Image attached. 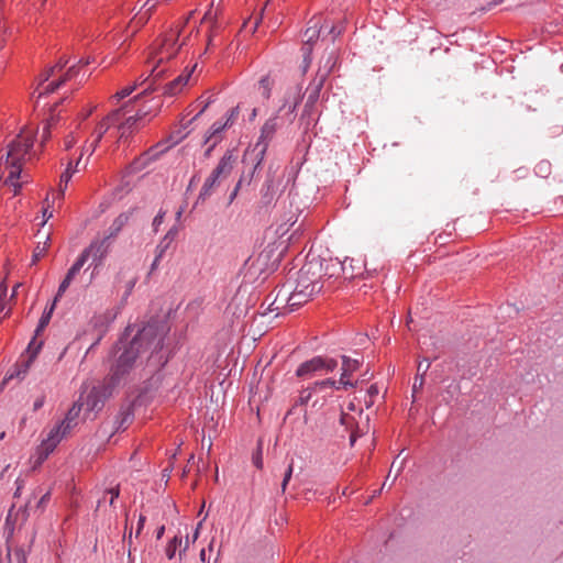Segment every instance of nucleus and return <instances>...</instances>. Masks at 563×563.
I'll use <instances>...</instances> for the list:
<instances>
[{"label":"nucleus","mask_w":563,"mask_h":563,"mask_svg":"<svg viewBox=\"0 0 563 563\" xmlns=\"http://www.w3.org/2000/svg\"><path fill=\"white\" fill-rule=\"evenodd\" d=\"M34 145V133L32 130H23L10 144L5 159L0 157V173L8 175L3 184L11 188L12 195L16 196L22 184L19 183L22 165L25 156L30 154Z\"/></svg>","instance_id":"1"},{"label":"nucleus","mask_w":563,"mask_h":563,"mask_svg":"<svg viewBox=\"0 0 563 563\" xmlns=\"http://www.w3.org/2000/svg\"><path fill=\"white\" fill-rule=\"evenodd\" d=\"M178 31L169 30L157 37L150 47L146 67L153 80L162 77L167 69L165 64L177 56L181 47V44L178 43Z\"/></svg>","instance_id":"2"},{"label":"nucleus","mask_w":563,"mask_h":563,"mask_svg":"<svg viewBox=\"0 0 563 563\" xmlns=\"http://www.w3.org/2000/svg\"><path fill=\"white\" fill-rule=\"evenodd\" d=\"M90 63L89 57L82 58L78 62V65H73L63 73L68 64V59L59 58L54 66L47 68L38 76V84L32 96L37 93V98H41L44 95L54 92L59 87L77 77L80 67L87 66Z\"/></svg>","instance_id":"3"},{"label":"nucleus","mask_w":563,"mask_h":563,"mask_svg":"<svg viewBox=\"0 0 563 563\" xmlns=\"http://www.w3.org/2000/svg\"><path fill=\"white\" fill-rule=\"evenodd\" d=\"M130 103L131 102H126L121 108L111 111L96 125L84 145V151L87 152V154L91 155L111 126L115 125L125 114L131 112Z\"/></svg>","instance_id":"4"},{"label":"nucleus","mask_w":563,"mask_h":563,"mask_svg":"<svg viewBox=\"0 0 563 563\" xmlns=\"http://www.w3.org/2000/svg\"><path fill=\"white\" fill-rule=\"evenodd\" d=\"M236 157L232 150H228L223 156L220 158L216 168L211 172V174L206 178L200 192L199 198L205 199L209 197L213 189L217 187L221 178H227L234 166Z\"/></svg>","instance_id":"5"},{"label":"nucleus","mask_w":563,"mask_h":563,"mask_svg":"<svg viewBox=\"0 0 563 563\" xmlns=\"http://www.w3.org/2000/svg\"><path fill=\"white\" fill-rule=\"evenodd\" d=\"M145 335L146 329H143V331H141V333L131 341L129 349H126L117 360L111 374V382L113 384L119 383V380L132 368L137 357L139 347L142 345V341Z\"/></svg>","instance_id":"6"},{"label":"nucleus","mask_w":563,"mask_h":563,"mask_svg":"<svg viewBox=\"0 0 563 563\" xmlns=\"http://www.w3.org/2000/svg\"><path fill=\"white\" fill-rule=\"evenodd\" d=\"M321 271L322 265H316L313 262L305 264L298 272L296 288L314 297L324 287L321 282Z\"/></svg>","instance_id":"7"},{"label":"nucleus","mask_w":563,"mask_h":563,"mask_svg":"<svg viewBox=\"0 0 563 563\" xmlns=\"http://www.w3.org/2000/svg\"><path fill=\"white\" fill-rule=\"evenodd\" d=\"M124 220L123 216H120L115 219L114 224L117 225L115 232L111 233L108 236H104L102 239H96L91 241L88 247H86L80 255H85V260L88 261L89 257H91L92 263L96 267L100 266L106 258V256L109 253L110 246H111V239L115 235V233L121 229L123 225Z\"/></svg>","instance_id":"8"},{"label":"nucleus","mask_w":563,"mask_h":563,"mask_svg":"<svg viewBox=\"0 0 563 563\" xmlns=\"http://www.w3.org/2000/svg\"><path fill=\"white\" fill-rule=\"evenodd\" d=\"M353 260L345 258L343 262L339 260H323L321 262H313L316 265H322L321 282L323 286L325 283H330L331 279L338 280L340 278L353 279L357 276L354 272H347V263L351 265Z\"/></svg>","instance_id":"9"},{"label":"nucleus","mask_w":563,"mask_h":563,"mask_svg":"<svg viewBox=\"0 0 563 563\" xmlns=\"http://www.w3.org/2000/svg\"><path fill=\"white\" fill-rule=\"evenodd\" d=\"M338 362L334 358L314 356L298 366L296 376L299 378H312L317 374H327L333 372Z\"/></svg>","instance_id":"10"},{"label":"nucleus","mask_w":563,"mask_h":563,"mask_svg":"<svg viewBox=\"0 0 563 563\" xmlns=\"http://www.w3.org/2000/svg\"><path fill=\"white\" fill-rule=\"evenodd\" d=\"M69 434L59 423L55 424L41 441L35 451V466L41 465L54 452L60 441Z\"/></svg>","instance_id":"11"},{"label":"nucleus","mask_w":563,"mask_h":563,"mask_svg":"<svg viewBox=\"0 0 563 563\" xmlns=\"http://www.w3.org/2000/svg\"><path fill=\"white\" fill-rule=\"evenodd\" d=\"M282 115L278 113L269 117L261 128L258 140L255 144L254 151H257L258 163L264 159V156L268 150L269 143L274 139L277 130L282 125Z\"/></svg>","instance_id":"12"},{"label":"nucleus","mask_w":563,"mask_h":563,"mask_svg":"<svg viewBox=\"0 0 563 563\" xmlns=\"http://www.w3.org/2000/svg\"><path fill=\"white\" fill-rule=\"evenodd\" d=\"M147 112L139 110L135 114H126L115 124L118 142L126 141L134 132L140 129V122L144 120Z\"/></svg>","instance_id":"13"},{"label":"nucleus","mask_w":563,"mask_h":563,"mask_svg":"<svg viewBox=\"0 0 563 563\" xmlns=\"http://www.w3.org/2000/svg\"><path fill=\"white\" fill-rule=\"evenodd\" d=\"M335 65V58L330 55L327 60V69L322 71L321 69L318 70L316 77L311 81V84L308 87V99H307V106H313L319 97L320 92L324 86V82L329 76V74L332 71L333 66Z\"/></svg>","instance_id":"14"},{"label":"nucleus","mask_w":563,"mask_h":563,"mask_svg":"<svg viewBox=\"0 0 563 563\" xmlns=\"http://www.w3.org/2000/svg\"><path fill=\"white\" fill-rule=\"evenodd\" d=\"M301 92L299 88H290L286 91L283 104L278 108L277 112L279 115L284 113V121L292 123L295 120V113L297 107L301 102Z\"/></svg>","instance_id":"15"},{"label":"nucleus","mask_w":563,"mask_h":563,"mask_svg":"<svg viewBox=\"0 0 563 563\" xmlns=\"http://www.w3.org/2000/svg\"><path fill=\"white\" fill-rule=\"evenodd\" d=\"M197 68V63L187 66L184 71L173 80L168 81L162 87V93L166 97H175L179 95L184 88L189 84L191 75Z\"/></svg>","instance_id":"16"},{"label":"nucleus","mask_w":563,"mask_h":563,"mask_svg":"<svg viewBox=\"0 0 563 563\" xmlns=\"http://www.w3.org/2000/svg\"><path fill=\"white\" fill-rule=\"evenodd\" d=\"M320 35V26L319 23L316 22L313 25L307 27L303 32V45L301 47L303 55V65L302 71L306 73L311 65V54L313 43L319 38Z\"/></svg>","instance_id":"17"},{"label":"nucleus","mask_w":563,"mask_h":563,"mask_svg":"<svg viewBox=\"0 0 563 563\" xmlns=\"http://www.w3.org/2000/svg\"><path fill=\"white\" fill-rule=\"evenodd\" d=\"M34 354L32 356H26L22 354L19 358V361L14 364V366L4 376L0 389L3 388V386L11 379H18L22 380L25 378L26 374L29 373L32 364L34 363Z\"/></svg>","instance_id":"18"},{"label":"nucleus","mask_w":563,"mask_h":563,"mask_svg":"<svg viewBox=\"0 0 563 563\" xmlns=\"http://www.w3.org/2000/svg\"><path fill=\"white\" fill-rule=\"evenodd\" d=\"M227 130L222 121H216L205 136V144H208L206 156H209L213 148L223 140V133Z\"/></svg>","instance_id":"19"},{"label":"nucleus","mask_w":563,"mask_h":563,"mask_svg":"<svg viewBox=\"0 0 563 563\" xmlns=\"http://www.w3.org/2000/svg\"><path fill=\"white\" fill-rule=\"evenodd\" d=\"M360 367V362L357 360H353L349 356H342V374L339 380V384L342 385L343 388H347L349 386L353 387L354 384L350 382L351 375L356 372Z\"/></svg>","instance_id":"20"},{"label":"nucleus","mask_w":563,"mask_h":563,"mask_svg":"<svg viewBox=\"0 0 563 563\" xmlns=\"http://www.w3.org/2000/svg\"><path fill=\"white\" fill-rule=\"evenodd\" d=\"M156 148H150L148 151L142 153L128 166V172L132 174L144 169L151 162H153L156 158Z\"/></svg>","instance_id":"21"},{"label":"nucleus","mask_w":563,"mask_h":563,"mask_svg":"<svg viewBox=\"0 0 563 563\" xmlns=\"http://www.w3.org/2000/svg\"><path fill=\"white\" fill-rule=\"evenodd\" d=\"M119 496H120V486L119 485H117L115 487L106 489L103 492L102 498H100L97 503V507L95 509L96 516H98L99 514L106 515L107 510L102 509V504L108 501L109 506L113 507L114 503Z\"/></svg>","instance_id":"22"},{"label":"nucleus","mask_w":563,"mask_h":563,"mask_svg":"<svg viewBox=\"0 0 563 563\" xmlns=\"http://www.w3.org/2000/svg\"><path fill=\"white\" fill-rule=\"evenodd\" d=\"M82 409V404L80 400L74 402L65 418L59 422L60 426L64 427V430L71 431V429L77 424L76 420L78 419Z\"/></svg>","instance_id":"23"},{"label":"nucleus","mask_w":563,"mask_h":563,"mask_svg":"<svg viewBox=\"0 0 563 563\" xmlns=\"http://www.w3.org/2000/svg\"><path fill=\"white\" fill-rule=\"evenodd\" d=\"M311 397H312V390H310L309 388L301 390L298 398L295 400V404L288 410L287 416L296 413V411L298 409H300V411H303L306 413L305 407L309 402Z\"/></svg>","instance_id":"24"},{"label":"nucleus","mask_w":563,"mask_h":563,"mask_svg":"<svg viewBox=\"0 0 563 563\" xmlns=\"http://www.w3.org/2000/svg\"><path fill=\"white\" fill-rule=\"evenodd\" d=\"M313 297L308 295V292L300 291V289L295 287L294 291L290 294V296L288 298V305L290 307H299V306L308 302Z\"/></svg>","instance_id":"25"},{"label":"nucleus","mask_w":563,"mask_h":563,"mask_svg":"<svg viewBox=\"0 0 563 563\" xmlns=\"http://www.w3.org/2000/svg\"><path fill=\"white\" fill-rule=\"evenodd\" d=\"M552 165L549 161L542 159L534 166V173L541 178H548L551 175Z\"/></svg>","instance_id":"26"},{"label":"nucleus","mask_w":563,"mask_h":563,"mask_svg":"<svg viewBox=\"0 0 563 563\" xmlns=\"http://www.w3.org/2000/svg\"><path fill=\"white\" fill-rule=\"evenodd\" d=\"M55 107L52 109L51 117L46 120L42 131V142H46L51 137V131L56 125L57 119L54 115Z\"/></svg>","instance_id":"27"},{"label":"nucleus","mask_w":563,"mask_h":563,"mask_svg":"<svg viewBox=\"0 0 563 563\" xmlns=\"http://www.w3.org/2000/svg\"><path fill=\"white\" fill-rule=\"evenodd\" d=\"M38 335L34 334L33 339L31 340V342L29 343L27 347H26V351H25V354L26 356H32L33 353L34 354V360L37 357L42 346H43V341H37V338Z\"/></svg>","instance_id":"28"},{"label":"nucleus","mask_w":563,"mask_h":563,"mask_svg":"<svg viewBox=\"0 0 563 563\" xmlns=\"http://www.w3.org/2000/svg\"><path fill=\"white\" fill-rule=\"evenodd\" d=\"M136 87H137V84H133V85H130V86H126V87L122 88L121 90L117 91L110 98V101L111 102H119L123 98L129 97L136 89Z\"/></svg>","instance_id":"29"},{"label":"nucleus","mask_w":563,"mask_h":563,"mask_svg":"<svg viewBox=\"0 0 563 563\" xmlns=\"http://www.w3.org/2000/svg\"><path fill=\"white\" fill-rule=\"evenodd\" d=\"M258 84H260V88L262 89L263 98L268 100L272 96V87H273V81L271 80L269 76L262 77Z\"/></svg>","instance_id":"30"},{"label":"nucleus","mask_w":563,"mask_h":563,"mask_svg":"<svg viewBox=\"0 0 563 563\" xmlns=\"http://www.w3.org/2000/svg\"><path fill=\"white\" fill-rule=\"evenodd\" d=\"M87 261L85 260V255H80L77 257L76 262L73 264V266L68 269L66 276L74 280L76 275L80 272L82 266L85 265Z\"/></svg>","instance_id":"31"},{"label":"nucleus","mask_w":563,"mask_h":563,"mask_svg":"<svg viewBox=\"0 0 563 563\" xmlns=\"http://www.w3.org/2000/svg\"><path fill=\"white\" fill-rule=\"evenodd\" d=\"M181 544V538L179 537H174L166 545V549H165V553H166V556L172 560L174 559L175 554H176V551L178 549V547H180Z\"/></svg>","instance_id":"32"},{"label":"nucleus","mask_w":563,"mask_h":563,"mask_svg":"<svg viewBox=\"0 0 563 563\" xmlns=\"http://www.w3.org/2000/svg\"><path fill=\"white\" fill-rule=\"evenodd\" d=\"M75 173V169L71 168V163H69L67 169L60 175L59 180V195H64V190L67 187L68 181L70 180L73 174Z\"/></svg>","instance_id":"33"},{"label":"nucleus","mask_w":563,"mask_h":563,"mask_svg":"<svg viewBox=\"0 0 563 563\" xmlns=\"http://www.w3.org/2000/svg\"><path fill=\"white\" fill-rule=\"evenodd\" d=\"M328 387H331V388H334V389H340L342 387V385H340L339 382H336L334 379H331V378L323 379V380H320V382H316L313 384V389L314 390H322V389L328 388Z\"/></svg>","instance_id":"34"},{"label":"nucleus","mask_w":563,"mask_h":563,"mask_svg":"<svg viewBox=\"0 0 563 563\" xmlns=\"http://www.w3.org/2000/svg\"><path fill=\"white\" fill-rule=\"evenodd\" d=\"M240 114V108L239 106L231 108L227 114L225 120L222 122V124H225V128H230L234 124V122L238 120Z\"/></svg>","instance_id":"35"},{"label":"nucleus","mask_w":563,"mask_h":563,"mask_svg":"<svg viewBox=\"0 0 563 563\" xmlns=\"http://www.w3.org/2000/svg\"><path fill=\"white\" fill-rule=\"evenodd\" d=\"M0 320L4 318L8 314V311L5 310L7 306V285L4 282L0 285Z\"/></svg>","instance_id":"36"},{"label":"nucleus","mask_w":563,"mask_h":563,"mask_svg":"<svg viewBox=\"0 0 563 563\" xmlns=\"http://www.w3.org/2000/svg\"><path fill=\"white\" fill-rule=\"evenodd\" d=\"M430 361L429 360H426V366L422 371V373L419 375L417 374L416 378H415V383H413V391H416L418 388H422L423 384H424V375L427 374L429 367H430Z\"/></svg>","instance_id":"37"},{"label":"nucleus","mask_w":563,"mask_h":563,"mask_svg":"<svg viewBox=\"0 0 563 563\" xmlns=\"http://www.w3.org/2000/svg\"><path fill=\"white\" fill-rule=\"evenodd\" d=\"M379 389L376 384H373L367 389V397L368 399H365L366 407L369 408L373 406L375 398L378 396Z\"/></svg>","instance_id":"38"},{"label":"nucleus","mask_w":563,"mask_h":563,"mask_svg":"<svg viewBox=\"0 0 563 563\" xmlns=\"http://www.w3.org/2000/svg\"><path fill=\"white\" fill-rule=\"evenodd\" d=\"M253 464L256 466V468L262 470L263 468V452L262 446L258 444L256 451L254 452L252 456Z\"/></svg>","instance_id":"39"},{"label":"nucleus","mask_w":563,"mask_h":563,"mask_svg":"<svg viewBox=\"0 0 563 563\" xmlns=\"http://www.w3.org/2000/svg\"><path fill=\"white\" fill-rule=\"evenodd\" d=\"M49 321H51V318L48 316H45L44 313H42V316L38 320V324L35 330V334L40 335L44 331V329L48 325Z\"/></svg>","instance_id":"40"},{"label":"nucleus","mask_w":563,"mask_h":563,"mask_svg":"<svg viewBox=\"0 0 563 563\" xmlns=\"http://www.w3.org/2000/svg\"><path fill=\"white\" fill-rule=\"evenodd\" d=\"M73 282V279L68 278L67 276H65V278L63 279V282L60 283L59 287H58V290H57V295L55 297V301L58 300L59 297L63 296V294L66 291V289L69 287L70 283Z\"/></svg>","instance_id":"41"},{"label":"nucleus","mask_w":563,"mask_h":563,"mask_svg":"<svg viewBox=\"0 0 563 563\" xmlns=\"http://www.w3.org/2000/svg\"><path fill=\"white\" fill-rule=\"evenodd\" d=\"M45 253H46L45 245L41 246L38 243L37 246L34 249L32 263L35 264L42 256L45 255Z\"/></svg>","instance_id":"42"},{"label":"nucleus","mask_w":563,"mask_h":563,"mask_svg":"<svg viewBox=\"0 0 563 563\" xmlns=\"http://www.w3.org/2000/svg\"><path fill=\"white\" fill-rule=\"evenodd\" d=\"M292 471H294V463L291 462L284 475V479H283V483H282V489L283 492H285L290 478H291V475H292Z\"/></svg>","instance_id":"43"},{"label":"nucleus","mask_w":563,"mask_h":563,"mask_svg":"<svg viewBox=\"0 0 563 563\" xmlns=\"http://www.w3.org/2000/svg\"><path fill=\"white\" fill-rule=\"evenodd\" d=\"M165 218V211H159L153 220L154 231L157 232Z\"/></svg>","instance_id":"44"},{"label":"nucleus","mask_w":563,"mask_h":563,"mask_svg":"<svg viewBox=\"0 0 563 563\" xmlns=\"http://www.w3.org/2000/svg\"><path fill=\"white\" fill-rule=\"evenodd\" d=\"M77 142V139L74 134H69L64 140V145L66 150L71 148Z\"/></svg>","instance_id":"45"},{"label":"nucleus","mask_w":563,"mask_h":563,"mask_svg":"<svg viewBox=\"0 0 563 563\" xmlns=\"http://www.w3.org/2000/svg\"><path fill=\"white\" fill-rule=\"evenodd\" d=\"M269 1H271V0H266L264 8H262V10H261V12H260L258 16L255 19L254 27H253V32H255V30H256V29H257V26L260 25V23H261V21H262V19H263V13H264V11H265V8H266V5L269 3Z\"/></svg>","instance_id":"46"},{"label":"nucleus","mask_w":563,"mask_h":563,"mask_svg":"<svg viewBox=\"0 0 563 563\" xmlns=\"http://www.w3.org/2000/svg\"><path fill=\"white\" fill-rule=\"evenodd\" d=\"M96 395L93 394V391H91L88 397H87V406L89 407L90 410L95 409L96 407Z\"/></svg>","instance_id":"47"},{"label":"nucleus","mask_w":563,"mask_h":563,"mask_svg":"<svg viewBox=\"0 0 563 563\" xmlns=\"http://www.w3.org/2000/svg\"><path fill=\"white\" fill-rule=\"evenodd\" d=\"M45 402V396H40L33 404V410L36 411L43 407Z\"/></svg>","instance_id":"48"},{"label":"nucleus","mask_w":563,"mask_h":563,"mask_svg":"<svg viewBox=\"0 0 563 563\" xmlns=\"http://www.w3.org/2000/svg\"><path fill=\"white\" fill-rule=\"evenodd\" d=\"M145 516L143 515H140L139 517V522H137V529H136V536H139L144 527V523H145Z\"/></svg>","instance_id":"49"},{"label":"nucleus","mask_w":563,"mask_h":563,"mask_svg":"<svg viewBox=\"0 0 563 563\" xmlns=\"http://www.w3.org/2000/svg\"><path fill=\"white\" fill-rule=\"evenodd\" d=\"M163 253H164V249H161L158 254L156 255L154 262L152 263V267H151V271H154L157 265H158V262L161 261L162 256H163Z\"/></svg>","instance_id":"50"},{"label":"nucleus","mask_w":563,"mask_h":563,"mask_svg":"<svg viewBox=\"0 0 563 563\" xmlns=\"http://www.w3.org/2000/svg\"><path fill=\"white\" fill-rule=\"evenodd\" d=\"M49 497H51V493H49V492L45 493V494L41 497V499H40V501H38V504H37V507H43V506H44V505L49 500Z\"/></svg>","instance_id":"51"},{"label":"nucleus","mask_w":563,"mask_h":563,"mask_svg":"<svg viewBox=\"0 0 563 563\" xmlns=\"http://www.w3.org/2000/svg\"><path fill=\"white\" fill-rule=\"evenodd\" d=\"M344 31V25L340 24L339 26H332L331 33L334 34V36L340 35Z\"/></svg>","instance_id":"52"},{"label":"nucleus","mask_w":563,"mask_h":563,"mask_svg":"<svg viewBox=\"0 0 563 563\" xmlns=\"http://www.w3.org/2000/svg\"><path fill=\"white\" fill-rule=\"evenodd\" d=\"M49 209V206L47 205V207H45L43 209V217H44V220H43V224L49 219L53 217V212L52 211H48Z\"/></svg>","instance_id":"53"},{"label":"nucleus","mask_w":563,"mask_h":563,"mask_svg":"<svg viewBox=\"0 0 563 563\" xmlns=\"http://www.w3.org/2000/svg\"><path fill=\"white\" fill-rule=\"evenodd\" d=\"M158 78L159 77H157L155 80H153V78L148 76L146 79H143V82H146V80H151L148 87L145 90H147V89L156 90L157 87H155V84H156Z\"/></svg>","instance_id":"54"},{"label":"nucleus","mask_w":563,"mask_h":563,"mask_svg":"<svg viewBox=\"0 0 563 563\" xmlns=\"http://www.w3.org/2000/svg\"><path fill=\"white\" fill-rule=\"evenodd\" d=\"M14 555L18 560V563H26V558L22 551H16Z\"/></svg>","instance_id":"55"},{"label":"nucleus","mask_w":563,"mask_h":563,"mask_svg":"<svg viewBox=\"0 0 563 563\" xmlns=\"http://www.w3.org/2000/svg\"><path fill=\"white\" fill-rule=\"evenodd\" d=\"M176 234H177V229L173 228V229H170V230L166 233V235H165L164 240H173V239L175 238V235H176Z\"/></svg>","instance_id":"56"},{"label":"nucleus","mask_w":563,"mask_h":563,"mask_svg":"<svg viewBox=\"0 0 563 563\" xmlns=\"http://www.w3.org/2000/svg\"><path fill=\"white\" fill-rule=\"evenodd\" d=\"M55 305H56V301L54 300V301H53V303L51 305V307H49V308H46V309L44 310V312H43V313H44L45 316H48L49 318H52V314H53V311H54Z\"/></svg>","instance_id":"57"},{"label":"nucleus","mask_w":563,"mask_h":563,"mask_svg":"<svg viewBox=\"0 0 563 563\" xmlns=\"http://www.w3.org/2000/svg\"><path fill=\"white\" fill-rule=\"evenodd\" d=\"M426 360L427 358H423L421 362H419L418 367H417V374L420 375L422 373V371H423V368L426 366V364L423 365V363H426Z\"/></svg>","instance_id":"58"},{"label":"nucleus","mask_w":563,"mask_h":563,"mask_svg":"<svg viewBox=\"0 0 563 563\" xmlns=\"http://www.w3.org/2000/svg\"><path fill=\"white\" fill-rule=\"evenodd\" d=\"M210 102H211V101L209 100V101H207V102L202 106V108H201V109L199 110V112L197 113L196 118H197L198 115H200V114H201V113H202V112L208 108V106L210 104Z\"/></svg>","instance_id":"59"},{"label":"nucleus","mask_w":563,"mask_h":563,"mask_svg":"<svg viewBox=\"0 0 563 563\" xmlns=\"http://www.w3.org/2000/svg\"><path fill=\"white\" fill-rule=\"evenodd\" d=\"M164 531H165V527H164V526H162V527H159V528H158V530H157V536H156V537H157V539H161V538H162V536L164 534Z\"/></svg>","instance_id":"60"},{"label":"nucleus","mask_w":563,"mask_h":563,"mask_svg":"<svg viewBox=\"0 0 563 563\" xmlns=\"http://www.w3.org/2000/svg\"><path fill=\"white\" fill-rule=\"evenodd\" d=\"M135 23H144L145 22V19L143 16H140L137 19H134Z\"/></svg>","instance_id":"61"},{"label":"nucleus","mask_w":563,"mask_h":563,"mask_svg":"<svg viewBox=\"0 0 563 563\" xmlns=\"http://www.w3.org/2000/svg\"><path fill=\"white\" fill-rule=\"evenodd\" d=\"M92 113V109H90L89 111H85V114H84V120L87 119L90 114Z\"/></svg>","instance_id":"62"},{"label":"nucleus","mask_w":563,"mask_h":563,"mask_svg":"<svg viewBox=\"0 0 563 563\" xmlns=\"http://www.w3.org/2000/svg\"><path fill=\"white\" fill-rule=\"evenodd\" d=\"M257 115V109H253L252 111V114H251V120L254 119L255 117Z\"/></svg>","instance_id":"63"},{"label":"nucleus","mask_w":563,"mask_h":563,"mask_svg":"<svg viewBox=\"0 0 563 563\" xmlns=\"http://www.w3.org/2000/svg\"><path fill=\"white\" fill-rule=\"evenodd\" d=\"M356 440V437L352 433L350 437L351 444H353Z\"/></svg>","instance_id":"64"}]
</instances>
